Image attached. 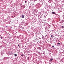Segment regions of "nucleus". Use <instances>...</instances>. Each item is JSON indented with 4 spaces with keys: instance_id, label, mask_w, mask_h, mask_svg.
I'll return each instance as SVG.
<instances>
[{
    "instance_id": "nucleus-1",
    "label": "nucleus",
    "mask_w": 64,
    "mask_h": 64,
    "mask_svg": "<svg viewBox=\"0 0 64 64\" xmlns=\"http://www.w3.org/2000/svg\"><path fill=\"white\" fill-rule=\"evenodd\" d=\"M36 7H37V8H40V4L39 3L38 4L36 5Z\"/></svg>"
},
{
    "instance_id": "nucleus-2",
    "label": "nucleus",
    "mask_w": 64,
    "mask_h": 64,
    "mask_svg": "<svg viewBox=\"0 0 64 64\" xmlns=\"http://www.w3.org/2000/svg\"><path fill=\"white\" fill-rule=\"evenodd\" d=\"M52 14H54V15H56V13L54 12H52Z\"/></svg>"
},
{
    "instance_id": "nucleus-3",
    "label": "nucleus",
    "mask_w": 64,
    "mask_h": 64,
    "mask_svg": "<svg viewBox=\"0 0 64 64\" xmlns=\"http://www.w3.org/2000/svg\"><path fill=\"white\" fill-rule=\"evenodd\" d=\"M53 60V58H52V59L50 60H49V62H51V61H52Z\"/></svg>"
},
{
    "instance_id": "nucleus-4",
    "label": "nucleus",
    "mask_w": 64,
    "mask_h": 64,
    "mask_svg": "<svg viewBox=\"0 0 64 64\" xmlns=\"http://www.w3.org/2000/svg\"><path fill=\"white\" fill-rule=\"evenodd\" d=\"M22 18H24V15H22Z\"/></svg>"
},
{
    "instance_id": "nucleus-5",
    "label": "nucleus",
    "mask_w": 64,
    "mask_h": 64,
    "mask_svg": "<svg viewBox=\"0 0 64 64\" xmlns=\"http://www.w3.org/2000/svg\"><path fill=\"white\" fill-rule=\"evenodd\" d=\"M50 20H51V19H50V18H48V21H50Z\"/></svg>"
},
{
    "instance_id": "nucleus-6",
    "label": "nucleus",
    "mask_w": 64,
    "mask_h": 64,
    "mask_svg": "<svg viewBox=\"0 0 64 64\" xmlns=\"http://www.w3.org/2000/svg\"><path fill=\"white\" fill-rule=\"evenodd\" d=\"M52 0H50L48 1L50 3H51L52 2Z\"/></svg>"
},
{
    "instance_id": "nucleus-7",
    "label": "nucleus",
    "mask_w": 64,
    "mask_h": 64,
    "mask_svg": "<svg viewBox=\"0 0 64 64\" xmlns=\"http://www.w3.org/2000/svg\"><path fill=\"white\" fill-rule=\"evenodd\" d=\"M12 54H13V53L12 52H10V54H9L10 55H12Z\"/></svg>"
},
{
    "instance_id": "nucleus-8",
    "label": "nucleus",
    "mask_w": 64,
    "mask_h": 64,
    "mask_svg": "<svg viewBox=\"0 0 64 64\" xmlns=\"http://www.w3.org/2000/svg\"><path fill=\"white\" fill-rule=\"evenodd\" d=\"M14 56H16V57L17 56V55L16 54H14Z\"/></svg>"
},
{
    "instance_id": "nucleus-9",
    "label": "nucleus",
    "mask_w": 64,
    "mask_h": 64,
    "mask_svg": "<svg viewBox=\"0 0 64 64\" xmlns=\"http://www.w3.org/2000/svg\"><path fill=\"white\" fill-rule=\"evenodd\" d=\"M45 52H43V54H44V55H45Z\"/></svg>"
},
{
    "instance_id": "nucleus-10",
    "label": "nucleus",
    "mask_w": 64,
    "mask_h": 64,
    "mask_svg": "<svg viewBox=\"0 0 64 64\" xmlns=\"http://www.w3.org/2000/svg\"><path fill=\"white\" fill-rule=\"evenodd\" d=\"M38 49H40V50H41V48L40 47H38Z\"/></svg>"
},
{
    "instance_id": "nucleus-11",
    "label": "nucleus",
    "mask_w": 64,
    "mask_h": 64,
    "mask_svg": "<svg viewBox=\"0 0 64 64\" xmlns=\"http://www.w3.org/2000/svg\"><path fill=\"white\" fill-rule=\"evenodd\" d=\"M60 43H58L57 44L58 45H60Z\"/></svg>"
},
{
    "instance_id": "nucleus-12",
    "label": "nucleus",
    "mask_w": 64,
    "mask_h": 64,
    "mask_svg": "<svg viewBox=\"0 0 64 64\" xmlns=\"http://www.w3.org/2000/svg\"><path fill=\"white\" fill-rule=\"evenodd\" d=\"M62 28L63 29L64 28V26H62Z\"/></svg>"
},
{
    "instance_id": "nucleus-13",
    "label": "nucleus",
    "mask_w": 64,
    "mask_h": 64,
    "mask_svg": "<svg viewBox=\"0 0 64 64\" xmlns=\"http://www.w3.org/2000/svg\"><path fill=\"white\" fill-rule=\"evenodd\" d=\"M32 1L34 2H35V1H37V0H32Z\"/></svg>"
},
{
    "instance_id": "nucleus-14",
    "label": "nucleus",
    "mask_w": 64,
    "mask_h": 64,
    "mask_svg": "<svg viewBox=\"0 0 64 64\" xmlns=\"http://www.w3.org/2000/svg\"><path fill=\"white\" fill-rule=\"evenodd\" d=\"M0 38L1 39H2L3 38V37L2 36L0 37Z\"/></svg>"
},
{
    "instance_id": "nucleus-15",
    "label": "nucleus",
    "mask_w": 64,
    "mask_h": 64,
    "mask_svg": "<svg viewBox=\"0 0 64 64\" xmlns=\"http://www.w3.org/2000/svg\"><path fill=\"white\" fill-rule=\"evenodd\" d=\"M51 37L52 38H53V35H51Z\"/></svg>"
},
{
    "instance_id": "nucleus-16",
    "label": "nucleus",
    "mask_w": 64,
    "mask_h": 64,
    "mask_svg": "<svg viewBox=\"0 0 64 64\" xmlns=\"http://www.w3.org/2000/svg\"><path fill=\"white\" fill-rule=\"evenodd\" d=\"M52 48H54V46H52Z\"/></svg>"
},
{
    "instance_id": "nucleus-17",
    "label": "nucleus",
    "mask_w": 64,
    "mask_h": 64,
    "mask_svg": "<svg viewBox=\"0 0 64 64\" xmlns=\"http://www.w3.org/2000/svg\"><path fill=\"white\" fill-rule=\"evenodd\" d=\"M21 56H23V54H22L21 55Z\"/></svg>"
},
{
    "instance_id": "nucleus-18",
    "label": "nucleus",
    "mask_w": 64,
    "mask_h": 64,
    "mask_svg": "<svg viewBox=\"0 0 64 64\" xmlns=\"http://www.w3.org/2000/svg\"><path fill=\"white\" fill-rule=\"evenodd\" d=\"M25 3H27V1H25Z\"/></svg>"
},
{
    "instance_id": "nucleus-19",
    "label": "nucleus",
    "mask_w": 64,
    "mask_h": 64,
    "mask_svg": "<svg viewBox=\"0 0 64 64\" xmlns=\"http://www.w3.org/2000/svg\"><path fill=\"white\" fill-rule=\"evenodd\" d=\"M1 55H3V54H1Z\"/></svg>"
},
{
    "instance_id": "nucleus-20",
    "label": "nucleus",
    "mask_w": 64,
    "mask_h": 64,
    "mask_svg": "<svg viewBox=\"0 0 64 64\" xmlns=\"http://www.w3.org/2000/svg\"><path fill=\"white\" fill-rule=\"evenodd\" d=\"M42 39H43V37H42Z\"/></svg>"
},
{
    "instance_id": "nucleus-21",
    "label": "nucleus",
    "mask_w": 64,
    "mask_h": 64,
    "mask_svg": "<svg viewBox=\"0 0 64 64\" xmlns=\"http://www.w3.org/2000/svg\"><path fill=\"white\" fill-rule=\"evenodd\" d=\"M32 5H34V4H32Z\"/></svg>"
},
{
    "instance_id": "nucleus-22",
    "label": "nucleus",
    "mask_w": 64,
    "mask_h": 64,
    "mask_svg": "<svg viewBox=\"0 0 64 64\" xmlns=\"http://www.w3.org/2000/svg\"><path fill=\"white\" fill-rule=\"evenodd\" d=\"M18 46H19V45H18Z\"/></svg>"
},
{
    "instance_id": "nucleus-23",
    "label": "nucleus",
    "mask_w": 64,
    "mask_h": 64,
    "mask_svg": "<svg viewBox=\"0 0 64 64\" xmlns=\"http://www.w3.org/2000/svg\"><path fill=\"white\" fill-rule=\"evenodd\" d=\"M56 5H55V6H56Z\"/></svg>"
},
{
    "instance_id": "nucleus-24",
    "label": "nucleus",
    "mask_w": 64,
    "mask_h": 64,
    "mask_svg": "<svg viewBox=\"0 0 64 64\" xmlns=\"http://www.w3.org/2000/svg\"><path fill=\"white\" fill-rule=\"evenodd\" d=\"M49 51H50V50H49Z\"/></svg>"
}]
</instances>
